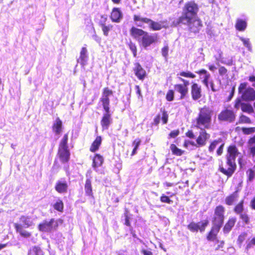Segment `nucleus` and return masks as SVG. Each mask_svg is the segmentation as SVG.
I'll list each match as a JSON object with an SVG mask.
<instances>
[{
    "label": "nucleus",
    "instance_id": "f257e3e1",
    "mask_svg": "<svg viewBox=\"0 0 255 255\" xmlns=\"http://www.w3.org/2000/svg\"><path fill=\"white\" fill-rule=\"evenodd\" d=\"M239 154L238 149L235 146H230L227 154V167H220V171L224 174L231 176L235 170L236 164L235 159Z\"/></svg>",
    "mask_w": 255,
    "mask_h": 255
},
{
    "label": "nucleus",
    "instance_id": "f03ea898",
    "mask_svg": "<svg viewBox=\"0 0 255 255\" xmlns=\"http://www.w3.org/2000/svg\"><path fill=\"white\" fill-rule=\"evenodd\" d=\"M213 114V110L209 107L205 106L200 108L196 119V127L200 129L209 128L212 122Z\"/></svg>",
    "mask_w": 255,
    "mask_h": 255
},
{
    "label": "nucleus",
    "instance_id": "7ed1b4c3",
    "mask_svg": "<svg viewBox=\"0 0 255 255\" xmlns=\"http://www.w3.org/2000/svg\"><path fill=\"white\" fill-rule=\"evenodd\" d=\"M134 20L137 26L144 28L148 26L154 30H158L162 28V26L159 23L154 22L147 18L134 17Z\"/></svg>",
    "mask_w": 255,
    "mask_h": 255
},
{
    "label": "nucleus",
    "instance_id": "20e7f679",
    "mask_svg": "<svg viewBox=\"0 0 255 255\" xmlns=\"http://www.w3.org/2000/svg\"><path fill=\"white\" fill-rule=\"evenodd\" d=\"M247 84L241 83L239 87V92L242 94V99L246 101L255 100V91L252 88H247Z\"/></svg>",
    "mask_w": 255,
    "mask_h": 255
},
{
    "label": "nucleus",
    "instance_id": "39448f33",
    "mask_svg": "<svg viewBox=\"0 0 255 255\" xmlns=\"http://www.w3.org/2000/svg\"><path fill=\"white\" fill-rule=\"evenodd\" d=\"M198 11L199 6L194 0L186 2L182 8L183 16H196Z\"/></svg>",
    "mask_w": 255,
    "mask_h": 255
},
{
    "label": "nucleus",
    "instance_id": "423d86ee",
    "mask_svg": "<svg viewBox=\"0 0 255 255\" xmlns=\"http://www.w3.org/2000/svg\"><path fill=\"white\" fill-rule=\"evenodd\" d=\"M58 226V221L52 219L50 221H44L40 223L38 225V229L41 232H51L55 230Z\"/></svg>",
    "mask_w": 255,
    "mask_h": 255
},
{
    "label": "nucleus",
    "instance_id": "0eeeda50",
    "mask_svg": "<svg viewBox=\"0 0 255 255\" xmlns=\"http://www.w3.org/2000/svg\"><path fill=\"white\" fill-rule=\"evenodd\" d=\"M224 208L222 206L217 207L215 210L213 224L222 227L224 219Z\"/></svg>",
    "mask_w": 255,
    "mask_h": 255
},
{
    "label": "nucleus",
    "instance_id": "6e6552de",
    "mask_svg": "<svg viewBox=\"0 0 255 255\" xmlns=\"http://www.w3.org/2000/svg\"><path fill=\"white\" fill-rule=\"evenodd\" d=\"M113 94L112 90H110L108 88H105L103 90L102 97L101 98V102L102 103V105L104 111H108L110 110L109 104L110 100L109 97Z\"/></svg>",
    "mask_w": 255,
    "mask_h": 255
},
{
    "label": "nucleus",
    "instance_id": "1a4fd4ad",
    "mask_svg": "<svg viewBox=\"0 0 255 255\" xmlns=\"http://www.w3.org/2000/svg\"><path fill=\"white\" fill-rule=\"evenodd\" d=\"M208 224V221L207 220H205L198 223L191 222L188 225L187 228L192 232H197L198 230H200L201 232H203Z\"/></svg>",
    "mask_w": 255,
    "mask_h": 255
},
{
    "label": "nucleus",
    "instance_id": "9d476101",
    "mask_svg": "<svg viewBox=\"0 0 255 255\" xmlns=\"http://www.w3.org/2000/svg\"><path fill=\"white\" fill-rule=\"evenodd\" d=\"M156 40L157 37L155 35H149L147 32H146L143 37H142L139 43L144 48H146L153 43L155 42Z\"/></svg>",
    "mask_w": 255,
    "mask_h": 255
},
{
    "label": "nucleus",
    "instance_id": "9b49d317",
    "mask_svg": "<svg viewBox=\"0 0 255 255\" xmlns=\"http://www.w3.org/2000/svg\"><path fill=\"white\" fill-rule=\"evenodd\" d=\"M218 119L220 121L232 122L234 121L235 115L232 110H225L218 115Z\"/></svg>",
    "mask_w": 255,
    "mask_h": 255
},
{
    "label": "nucleus",
    "instance_id": "f8f14e48",
    "mask_svg": "<svg viewBox=\"0 0 255 255\" xmlns=\"http://www.w3.org/2000/svg\"><path fill=\"white\" fill-rule=\"evenodd\" d=\"M210 137V134L206 132L205 128L201 129L199 135L196 139L197 146H204L206 144L207 140Z\"/></svg>",
    "mask_w": 255,
    "mask_h": 255
},
{
    "label": "nucleus",
    "instance_id": "ddd939ff",
    "mask_svg": "<svg viewBox=\"0 0 255 255\" xmlns=\"http://www.w3.org/2000/svg\"><path fill=\"white\" fill-rule=\"evenodd\" d=\"M196 73L199 75L200 78L202 79V83L205 86L206 88L209 90V82L210 81L211 75L210 73L205 69H201Z\"/></svg>",
    "mask_w": 255,
    "mask_h": 255
},
{
    "label": "nucleus",
    "instance_id": "4468645a",
    "mask_svg": "<svg viewBox=\"0 0 255 255\" xmlns=\"http://www.w3.org/2000/svg\"><path fill=\"white\" fill-rule=\"evenodd\" d=\"M197 17H180V21H186L188 22L189 26L192 29V26H195L198 28L201 25V22L196 18Z\"/></svg>",
    "mask_w": 255,
    "mask_h": 255
},
{
    "label": "nucleus",
    "instance_id": "2eb2a0df",
    "mask_svg": "<svg viewBox=\"0 0 255 255\" xmlns=\"http://www.w3.org/2000/svg\"><path fill=\"white\" fill-rule=\"evenodd\" d=\"M111 115L110 110L105 111L103 118L101 121V125L103 129H107L112 122Z\"/></svg>",
    "mask_w": 255,
    "mask_h": 255
},
{
    "label": "nucleus",
    "instance_id": "dca6fc26",
    "mask_svg": "<svg viewBox=\"0 0 255 255\" xmlns=\"http://www.w3.org/2000/svg\"><path fill=\"white\" fill-rule=\"evenodd\" d=\"M191 94L194 100L199 99L201 96V87L197 83H193L191 86Z\"/></svg>",
    "mask_w": 255,
    "mask_h": 255
},
{
    "label": "nucleus",
    "instance_id": "f3484780",
    "mask_svg": "<svg viewBox=\"0 0 255 255\" xmlns=\"http://www.w3.org/2000/svg\"><path fill=\"white\" fill-rule=\"evenodd\" d=\"M88 60L87 50L85 47H83L80 52V55L78 59V62L84 67L87 64Z\"/></svg>",
    "mask_w": 255,
    "mask_h": 255
},
{
    "label": "nucleus",
    "instance_id": "a211bd4d",
    "mask_svg": "<svg viewBox=\"0 0 255 255\" xmlns=\"http://www.w3.org/2000/svg\"><path fill=\"white\" fill-rule=\"evenodd\" d=\"M146 32L141 29L134 27H132L130 30V35L134 38L137 39L139 42Z\"/></svg>",
    "mask_w": 255,
    "mask_h": 255
},
{
    "label": "nucleus",
    "instance_id": "6ab92c4d",
    "mask_svg": "<svg viewBox=\"0 0 255 255\" xmlns=\"http://www.w3.org/2000/svg\"><path fill=\"white\" fill-rule=\"evenodd\" d=\"M134 71L135 75L139 80H142L144 78L146 72L139 63L135 64Z\"/></svg>",
    "mask_w": 255,
    "mask_h": 255
},
{
    "label": "nucleus",
    "instance_id": "aec40b11",
    "mask_svg": "<svg viewBox=\"0 0 255 255\" xmlns=\"http://www.w3.org/2000/svg\"><path fill=\"white\" fill-rule=\"evenodd\" d=\"M52 130L55 134L59 135L62 130V122L59 118H56L52 126Z\"/></svg>",
    "mask_w": 255,
    "mask_h": 255
},
{
    "label": "nucleus",
    "instance_id": "412c9836",
    "mask_svg": "<svg viewBox=\"0 0 255 255\" xmlns=\"http://www.w3.org/2000/svg\"><path fill=\"white\" fill-rule=\"evenodd\" d=\"M68 185L67 182L64 180H59L57 182L55 185V190L60 193L66 192L67 191Z\"/></svg>",
    "mask_w": 255,
    "mask_h": 255
},
{
    "label": "nucleus",
    "instance_id": "4be33fe9",
    "mask_svg": "<svg viewBox=\"0 0 255 255\" xmlns=\"http://www.w3.org/2000/svg\"><path fill=\"white\" fill-rule=\"evenodd\" d=\"M58 155L61 162L64 163L69 159L70 152L68 149H59Z\"/></svg>",
    "mask_w": 255,
    "mask_h": 255
},
{
    "label": "nucleus",
    "instance_id": "5701e85b",
    "mask_svg": "<svg viewBox=\"0 0 255 255\" xmlns=\"http://www.w3.org/2000/svg\"><path fill=\"white\" fill-rule=\"evenodd\" d=\"M175 90L180 94L181 99H183L188 94V89L185 86H183L182 84H177L174 86Z\"/></svg>",
    "mask_w": 255,
    "mask_h": 255
},
{
    "label": "nucleus",
    "instance_id": "b1692460",
    "mask_svg": "<svg viewBox=\"0 0 255 255\" xmlns=\"http://www.w3.org/2000/svg\"><path fill=\"white\" fill-rule=\"evenodd\" d=\"M221 227H220L219 225L213 224L212 230L207 236V239L209 241H214L215 240L217 234L219 232Z\"/></svg>",
    "mask_w": 255,
    "mask_h": 255
},
{
    "label": "nucleus",
    "instance_id": "393cba45",
    "mask_svg": "<svg viewBox=\"0 0 255 255\" xmlns=\"http://www.w3.org/2000/svg\"><path fill=\"white\" fill-rule=\"evenodd\" d=\"M247 26V22L246 20L243 18H238L235 24L236 28L241 31H244Z\"/></svg>",
    "mask_w": 255,
    "mask_h": 255
},
{
    "label": "nucleus",
    "instance_id": "a878e982",
    "mask_svg": "<svg viewBox=\"0 0 255 255\" xmlns=\"http://www.w3.org/2000/svg\"><path fill=\"white\" fill-rule=\"evenodd\" d=\"M104 161L103 157L99 154H96L93 160V167L95 170H97V168L101 166Z\"/></svg>",
    "mask_w": 255,
    "mask_h": 255
},
{
    "label": "nucleus",
    "instance_id": "bb28decb",
    "mask_svg": "<svg viewBox=\"0 0 255 255\" xmlns=\"http://www.w3.org/2000/svg\"><path fill=\"white\" fill-rule=\"evenodd\" d=\"M14 228L16 232L19 233L21 236L25 238H28L30 236V233L24 230L20 225L15 223L14 224Z\"/></svg>",
    "mask_w": 255,
    "mask_h": 255
},
{
    "label": "nucleus",
    "instance_id": "cd10ccee",
    "mask_svg": "<svg viewBox=\"0 0 255 255\" xmlns=\"http://www.w3.org/2000/svg\"><path fill=\"white\" fill-rule=\"evenodd\" d=\"M85 191L86 195L93 197L91 181L90 179H87L85 185Z\"/></svg>",
    "mask_w": 255,
    "mask_h": 255
},
{
    "label": "nucleus",
    "instance_id": "c85d7f7f",
    "mask_svg": "<svg viewBox=\"0 0 255 255\" xmlns=\"http://www.w3.org/2000/svg\"><path fill=\"white\" fill-rule=\"evenodd\" d=\"M236 220L234 218H230L228 223H226L224 228V232L225 233H229L232 228L234 227Z\"/></svg>",
    "mask_w": 255,
    "mask_h": 255
},
{
    "label": "nucleus",
    "instance_id": "c756f323",
    "mask_svg": "<svg viewBox=\"0 0 255 255\" xmlns=\"http://www.w3.org/2000/svg\"><path fill=\"white\" fill-rule=\"evenodd\" d=\"M102 138L101 136H97L94 141L93 142L91 147L90 150L92 152H95L98 149L100 145L101 144Z\"/></svg>",
    "mask_w": 255,
    "mask_h": 255
},
{
    "label": "nucleus",
    "instance_id": "7c9ffc66",
    "mask_svg": "<svg viewBox=\"0 0 255 255\" xmlns=\"http://www.w3.org/2000/svg\"><path fill=\"white\" fill-rule=\"evenodd\" d=\"M238 197V195L237 192H234L226 198V203L228 205H231L237 200Z\"/></svg>",
    "mask_w": 255,
    "mask_h": 255
},
{
    "label": "nucleus",
    "instance_id": "2f4dec72",
    "mask_svg": "<svg viewBox=\"0 0 255 255\" xmlns=\"http://www.w3.org/2000/svg\"><path fill=\"white\" fill-rule=\"evenodd\" d=\"M106 19H107L105 17H101L100 22L101 25L102 26V30L103 31L104 34L106 36H107L108 35V32L111 27L109 26H106L105 24L102 23L103 22H105Z\"/></svg>",
    "mask_w": 255,
    "mask_h": 255
},
{
    "label": "nucleus",
    "instance_id": "473e14b6",
    "mask_svg": "<svg viewBox=\"0 0 255 255\" xmlns=\"http://www.w3.org/2000/svg\"><path fill=\"white\" fill-rule=\"evenodd\" d=\"M68 134H65L63 136L62 140L59 144V149H68L67 141H68Z\"/></svg>",
    "mask_w": 255,
    "mask_h": 255
},
{
    "label": "nucleus",
    "instance_id": "72a5a7b5",
    "mask_svg": "<svg viewBox=\"0 0 255 255\" xmlns=\"http://www.w3.org/2000/svg\"><path fill=\"white\" fill-rule=\"evenodd\" d=\"M20 220L26 228L29 227L32 225V221L31 220L30 218L28 217L22 216Z\"/></svg>",
    "mask_w": 255,
    "mask_h": 255
},
{
    "label": "nucleus",
    "instance_id": "f704fd0d",
    "mask_svg": "<svg viewBox=\"0 0 255 255\" xmlns=\"http://www.w3.org/2000/svg\"><path fill=\"white\" fill-rule=\"evenodd\" d=\"M251 152L253 156L255 155V136L251 138L249 141Z\"/></svg>",
    "mask_w": 255,
    "mask_h": 255
},
{
    "label": "nucleus",
    "instance_id": "c9c22d12",
    "mask_svg": "<svg viewBox=\"0 0 255 255\" xmlns=\"http://www.w3.org/2000/svg\"><path fill=\"white\" fill-rule=\"evenodd\" d=\"M241 109L243 112L250 114L254 112L253 107L251 105L246 104L241 105Z\"/></svg>",
    "mask_w": 255,
    "mask_h": 255
},
{
    "label": "nucleus",
    "instance_id": "e433bc0d",
    "mask_svg": "<svg viewBox=\"0 0 255 255\" xmlns=\"http://www.w3.org/2000/svg\"><path fill=\"white\" fill-rule=\"evenodd\" d=\"M170 149L174 154L176 155H181L183 153V151L177 148L175 144H172L170 145Z\"/></svg>",
    "mask_w": 255,
    "mask_h": 255
},
{
    "label": "nucleus",
    "instance_id": "4c0bfd02",
    "mask_svg": "<svg viewBox=\"0 0 255 255\" xmlns=\"http://www.w3.org/2000/svg\"><path fill=\"white\" fill-rule=\"evenodd\" d=\"M247 237V234L246 233H243L239 236L237 240V244L240 248L241 247L243 243L246 240Z\"/></svg>",
    "mask_w": 255,
    "mask_h": 255
},
{
    "label": "nucleus",
    "instance_id": "58836bf2",
    "mask_svg": "<svg viewBox=\"0 0 255 255\" xmlns=\"http://www.w3.org/2000/svg\"><path fill=\"white\" fill-rule=\"evenodd\" d=\"M54 208L55 210L61 212L63 209V203L62 201L58 199L54 205Z\"/></svg>",
    "mask_w": 255,
    "mask_h": 255
},
{
    "label": "nucleus",
    "instance_id": "ea45409f",
    "mask_svg": "<svg viewBox=\"0 0 255 255\" xmlns=\"http://www.w3.org/2000/svg\"><path fill=\"white\" fill-rule=\"evenodd\" d=\"M238 123L239 124H250L251 123V121L248 117L242 115L240 117Z\"/></svg>",
    "mask_w": 255,
    "mask_h": 255
},
{
    "label": "nucleus",
    "instance_id": "a19ab883",
    "mask_svg": "<svg viewBox=\"0 0 255 255\" xmlns=\"http://www.w3.org/2000/svg\"><path fill=\"white\" fill-rule=\"evenodd\" d=\"M140 143V140L139 139H135L132 143L133 146H134L132 152V155H134L136 153V151Z\"/></svg>",
    "mask_w": 255,
    "mask_h": 255
},
{
    "label": "nucleus",
    "instance_id": "79ce46f5",
    "mask_svg": "<svg viewBox=\"0 0 255 255\" xmlns=\"http://www.w3.org/2000/svg\"><path fill=\"white\" fill-rule=\"evenodd\" d=\"M242 130L244 134H250L255 132V128H243Z\"/></svg>",
    "mask_w": 255,
    "mask_h": 255
},
{
    "label": "nucleus",
    "instance_id": "37998d69",
    "mask_svg": "<svg viewBox=\"0 0 255 255\" xmlns=\"http://www.w3.org/2000/svg\"><path fill=\"white\" fill-rule=\"evenodd\" d=\"M179 75L182 77L191 78H194L196 77L195 75L189 71L182 72H180Z\"/></svg>",
    "mask_w": 255,
    "mask_h": 255
},
{
    "label": "nucleus",
    "instance_id": "c03bdc74",
    "mask_svg": "<svg viewBox=\"0 0 255 255\" xmlns=\"http://www.w3.org/2000/svg\"><path fill=\"white\" fill-rule=\"evenodd\" d=\"M240 39L243 42L244 46H246L248 49L249 50H251V45L250 44L249 39L243 37H240Z\"/></svg>",
    "mask_w": 255,
    "mask_h": 255
},
{
    "label": "nucleus",
    "instance_id": "a18cd8bd",
    "mask_svg": "<svg viewBox=\"0 0 255 255\" xmlns=\"http://www.w3.org/2000/svg\"><path fill=\"white\" fill-rule=\"evenodd\" d=\"M122 13L120 8L114 7L112 11L111 16H122Z\"/></svg>",
    "mask_w": 255,
    "mask_h": 255
},
{
    "label": "nucleus",
    "instance_id": "49530a36",
    "mask_svg": "<svg viewBox=\"0 0 255 255\" xmlns=\"http://www.w3.org/2000/svg\"><path fill=\"white\" fill-rule=\"evenodd\" d=\"M166 100L168 101H172L174 98V92L172 90H169L166 94Z\"/></svg>",
    "mask_w": 255,
    "mask_h": 255
},
{
    "label": "nucleus",
    "instance_id": "de8ad7c7",
    "mask_svg": "<svg viewBox=\"0 0 255 255\" xmlns=\"http://www.w3.org/2000/svg\"><path fill=\"white\" fill-rule=\"evenodd\" d=\"M254 246H255V237L248 242L246 247V249L248 250L249 249L253 248Z\"/></svg>",
    "mask_w": 255,
    "mask_h": 255
},
{
    "label": "nucleus",
    "instance_id": "09e8293b",
    "mask_svg": "<svg viewBox=\"0 0 255 255\" xmlns=\"http://www.w3.org/2000/svg\"><path fill=\"white\" fill-rule=\"evenodd\" d=\"M220 143V141L218 140H215L213 142H212L209 148V151L211 152L213 151L216 148L217 145Z\"/></svg>",
    "mask_w": 255,
    "mask_h": 255
},
{
    "label": "nucleus",
    "instance_id": "8fccbe9b",
    "mask_svg": "<svg viewBox=\"0 0 255 255\" xmlns=\"http://www.w3.org/2000/svg\"><path fill=\"white\" fill-rule=\"evenodd\" d=\"M162 55L165 59L167 58L168 52V46L167 45L164 46L161 50Z\"/></svg>",
    "mask_w": 255,
    "mask_h": 255
},
{
    "label": "nucleus",
    "instance_id": "3c124183",
    "mask_svg": "<svg viewBox=\"0 0 255 255\" xmlns=\"http://www.w3.org/2000/svg\"><path fill=\"white\" fill-rule=\"evenodd\" d=\"M160 201L163 203H167L170 204L171 202L168 197L162 195L160 197Z\"/></svg>",
    "mask_w": 255,
    "mask_h": 255
},
{
    "label": "nucleus",
    "instance_id": "603ef678",
    "mask_svg": "<svg viewBox=\"0 0 255 255\" xmlns=\"http://www.w3.org/2000/svg\"><path fill=\"white\" fill-rule=\"evenodd\" d=\"M243 204L242 203H240L236 206L235 208V211L237 213H240L243 211Z\"/></svg>",
    "mask_w": 255,
    "mask_h": 255
},
{
    "label": "nucleus",
    "instance_id": "864d4df0",
    "mask_svg": "<svg viewBox=\"0 0 255 255\" xmlns=\"http://www.w3.org/2000/svg\"><path fill=\"white\" fill-rule=\"evenodd\" d=\"M129 47H130V49L133 53V56L134 57H135L136 55V47L135 44L131 43L129 45Z\"/></svg>",
    "mask_w": 255,
    "mask_h": 255
},
{
    "label": "nucleus",
    "instance_id": "5fc2aeb1",
    "mask_svg": "<svg viewBox=\"0 0 255 255\" xmlns=\"http://www.w3.org/2000/svg\"><path fill=\"white\" fill-rule=\"evenodd\" d=\"M219 72L220 75L224 76L227 74V70L224 67H221L219 69Z\"/></svg>",
    "mask_w": 255,
    "mask_h": 255
},
{
    "label": "nucleus",
    "instance_id": "6e6d98bb",
    "mask_svg": "<svg viewBox=\"0 0 255 255\" xmlns=\"http://www.w3.org/2000/svg\"><path fill=\"white\" fill-rule=\"evenodd\" d=\"M247 173L249 174V179L250 181H252L255 176V173L254 171L250 169L248 171Z\"/></svg>",
    "mask_w": 255,
    "mask_h": 255
},
{
    "label": "nucleus",
    "instance_id": "4d7b16f0",
    "mask_svg": "<svg viewBox=\"0 0 255 255\" xmlns=\"http://www.w3.org/2000/svg\"><path fill=\"white\" fill-rule=\"evenodd\" d=\"M241 217L242 219V220L245 222L247 224L249 223V218L247 215L246 214H243L241 215Z\"/></svg>",
    "mask_w": 255,
    "mask_h": 255
},
{
    "label": "nucleus",
    "instance_id": "13d9d810",
    "mask_svg": "<svg viewBox=\"0 0 255 255\" xmlns=\"http://www.w3.org/2000/svg\"><path fill=\"white\" fill-rule=\"evenodd\" d=\"M210 87L211 88V90L213 92L217 91V90L215 88L214 84L212 80H210L209 82V89L210 88Z\"/></svg>",
    "mask_w": 255,
    "mask_h": 255
},
{
    "label": "nucleus",
    "instance_id": "bf43d9fd",
    "mask_svg": "<svg viewBox=\"0 0 255 255\" xmlns=\"http://www.w3.org/2000/svg\"><path fill=\"white\" fill-rule=\"evenodd\" d=\"M110 17V19L111 20H112L113 22H120L122 17L118 16V17Z\"/></svg>",
    "mask_w": 255,
    "mask_h": 255
},
{
    "label": "nucleus",
    "instance_id": "052dcab7",
    "mask_svg": "<svg viewBox=\"0 0 255 255\" xmlns=\"http://www.w3.org/2000/svg\"><path fill=\"white\" fill-rule=\"evenodd\" d=\"M135 89L136 91V94L138 95V99H142V97L141 95V91L140 90L139 87L138 86H136Z\"/></svg>",
    "mask_w": 255,
    "mask_h": 255
},
{
    "label": "nucleus",
    "instance_id": "680f3d73",
    "mask_svg": "<svg viewBox=\"0 0 255 255\" xmlns=\"http://www.w3.org/2000/svg\"><path fill=\"white\" fill-rule=\"evenodd\" d=\"M179 134V131L178 130H173L172 131H171L170 134H169V136L171 137H173V138H174L176 136H177Z\"/></svg>",
    "mask_w": 255,
    "mask_h": 255
},
{
    "label": "nucleus",
    "instance_id": "e2e57ef3",
    "mask_svg": "<svg viewBox=\"0 0 255 255\" xmlns=\"http://www.w3.org/2000/svg\"><path fill=\"white\" fill-rule=\"evenodd\" d=\"M168 116L166 113H163L162 117V120L163 124H166L167 122Z\"/></svg>",
    "mask_w": 255,
    "mask_h": 255
},
{
    "label": "nucleus",
    "instance_id": "0e129e2a",
    "mask_svg": "<svg viewBox=\"0 0 255 255\" xmlns=\"http://www.w3.org/2000/svg\"><path fill=\"white\" fill-rule=\"evenodd\" d=\"M224 146V144H222L220 145L219 147L218 148L217 153L218 155H220L222 152H223V148Z\"/></svg>",
    "mask_w": 255,
    "mask_h": 255
},
{
    "label": "nucleus",
    "instance_id": "69168bd1",
    "mask_svg": "<svg viewBox=\"0 0 255 255\" xmlns=\"http://www.w3.org/2000/svg\"><path fill=\"white\" fill-rule=\"evenodd\" d=\"M207 66L209 69L212 72H214L217 69V68L213 64H209L207 65Z\"/></svg>",
    "mask_w": 255,
    "mask_h": 255
},
{
    "label": "nucleus",
    "instance_id": "338daca9",
    "mask_svg": "<svg viewBox=\"0 0 255 255\" xmlns=\"http://www.w3.org/2000/svg\"><path fill=\"white\" fill-rule=\"evenodd\" d=\"M186 136L189 137V138H194V133L193 132L191 131V130H189L186 133Z\"/></svg>",
    "mask_w": 255,
    "mask_h": 255
},
{
    "label": "nucleus",
    "instance_id": "774afa93",
    "mask_svg": "<svg viewBox=\"0 0 255 255\" xmlns=\"http://www.w3.org/2000/svg\"><path fill=\"white\" fill-rule=\"evenodd\" d=\"M142 253L143 255H153L152 253L148 250H143Z\"/></svg>",
    "mask_w": 255,
    "mask_h": 255
}]
</instances>
